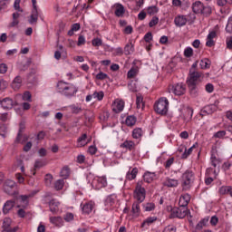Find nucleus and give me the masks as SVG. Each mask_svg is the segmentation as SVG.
Masks as SVG:
<instances>
[{"instance_id": "nucleus-1", "label": "nucleus", "mask_w": 232, "mask_h": 232, "mask_svg": "<svg viewBox=\"0 0 232 232\" xmlns=\"http://www.w3.org/2000/svg\"><path fill=\"white\" fill-rule=\"evenodd\" d=\"M57 91L58 93H61V95H64V97L70 99L74 97L75 93L79 92V89H77L73 83L60 81L57 83Z\"/></svg>"}, {"instance_id": "nucleus-2", "label": "nucleus", "mask_w": 232, "mask_h": 232, "mask_svg": "<svg viewBox=\"0 0 232 232\" xmlns=\"http://www.w3.org/2000/svg\"><path fill=\"white\" fill-rule=\"evenodd\" d=\"M195 180V174L191 170H186L181 176V188L183 191H189Z\"/></svg>"}, {"instance_id": "nucleus-3", "label": "nucleus", "mask_w": 232, "mask_h": 232, "mask_svg": "<svg viewBox=\"0 0 232 232\" xmlns=\"http://www.w3.org/2000/svg\"><path fill=\"white\" fill-rule=\"evenodd\" d=\"M169 108V101L168 98L161 97L154 104V111L159 115H166Z\"/></svg>"}, {"instance_id": "nucleus-4", "label": "nucleus", "mask_w": 232, "mask_h": 232, "mask_svg": "<svg viewBox=\"0 0 232 232\" xmlns=\"http://www.w3.org/2000/svg\"><path fill=\"white\" fill-rule=\"evenodd\" d=\"M134 198L137 202H144L146 199V188L142 187V181H139L134 190Z\"/></svg>"}, {"instance_id": "nucleus-5", "label": "nucleus", "mask_w": 232, "mask_h": 232, "mask_svg": "<svg viewBox=\"0 0 232 232\" xmlns=\"http://www.w3.org/2000/svg\"><path fill=\"white\" fill-rule=\"evenodd\" d=\"M169 93H174V95L178 96L184 95V93H186V84L179 82L170 85L169 87Z\"/></svg>"}, {"instance_id": "nucleus-6", "label": "nucleus", "mask_w": 232, "mask_h": 232, "mask_svg": "<svg viewBox=\"0 0 232 232\" xmlns=\"http://www.w3.org/2000/svg\"><path fill=\"white\" fill-rule=\"evenodd\" d=\"M200 77H202V72L198 71L189 70V74L187 80V84H194L197 85L198 81H200Z\"/></svg>"}, {"instance_id": "nucleus-7", "label": "nucleus", "mask_w": 232, "mask_h": 232, "mask_svg": "<svg viewBox=\"0 0 232 232\" xmlns=\"http://www.w3.org/2000/svg\"><path fill=\"white\" fill-rule=\"evenodd\" d=\"M33 10L29 18V24H37L39 11L37 10V0H32Z\"/></svg>"}, {"instance_id": "nucleus-8", "label": "nucleus", "mask_w": 232, "mask_h": 232, "mask_svg": "<svg viewBox=\"0 0 232 232\" xmlns=\"http://www.w3.org/2000/svg\"><path fill=\"white\" fill-rule=\"evenodd\" d=\"M2 227H3V230L5 231V232H17V231H19L18 227H14L12 228V218H4Z\"/></svg>"}, {"instance_id": "nucleus-9", "label": "nucleus", "mask_w": 232, "mask_h": 232, "mask_svg": "<svg viewBox=\"0 0 232 232\" xmlns=\"http://www.w3.org/2000/svg\"><path fill=\"white\" fill-rule=\"evenodd\" d=\"M188 215V208L180 207L179 208H173L171 210V216L177 218H184Z\"/></svg>"}, {"instance_id": "nucleus-10", "label": "nucleus", "mask_w": 232, "mask_h": 232, "mask_svg": "<svg viewBox=\"0 0 232 232\" xmlns=\"http://www.w3.org/2000/svg\"><path fill=\"white\" fill-rule=\"evenodd\" d=\"M35 195H37L36 191H34L28 195L20 196V198L22 202H24V205H17V208H24V209H26V208H28V204H30L28 198H32V197H35Z\"/></svg>"}, {"instance_id": "nucleus-11", "label": "nucleus", "mask_w": 232, "mask_h": 232, "mask_svg": "<svg viewBox=\"0 0 232 232\" xmlns=\"http://www.w3.org/2000/svg\"><path fill=\"white\" fill-rule=\"evenodd\" d=\"M21 86H23V77H21V75H17L12 81L11 88H13L14 92H17V90H21Z\"/></svg>"}, {"instance_id": "nucleus-12", "label": "nucleus", "mask_w": 232, "mask_h": 232, "mask_svg": "<svg viewBox=\"0 0 232 232\" xmlns=\"http://www.w3.org/2000/svg\"><path fill=\"white\" fill-rule=\"evenodd\" d=\"M122 110H124V101L119 99L115 100L112 103V111L114 113H121Z\"/></svg>"}, {"instance_id": "nucleus-13", "label": "nucleus", "mask_w": 232, "mask_h": 232, "mask_svg": "<svg viewBox=\"0 0 232 232\" xmlns=\"http://www.w3.org/2000/svg\"><path fill=\"white\" fill-rule=\"evenodd\" d=\"M165 188H177L179 186V179L167 177L163 181Z\"/></svg>"}, {"instance_id": "nucleus-14", "label": "nucleus", "mask_w": 232, "mask_h": 232, "mask_svg": "<svg viewBox=\"0 0 232 232\" xmlns=\"http://www.w3.org/2000/svg\"><path fill=\"white\" fill-rule=\"evenodd\" d=\"M15 188V181L12 179H7L4 183V190L7 195H12V189Z\"/></svg>"}, {"instance_id": "nucleus-15", "label": "nucleus", "mask_w": 232, "mask_h": 232, "mask_svg": "<svg viewBox=\"0 0 232 232\" xmlns=\"http://www.w3.org/2000/svg\"><path fill=\"white\" fill-rule=\"evenodd\" d=\"M14 206H15V200L10 199L7 200L3 207V213L4 215H8L12 209H14Z\"/></svg>"}, {"instance_id": "nucleus-16", "label": "nucleus", "mask_w": 232, "mask_h": 232, "mask_svg": "<svg viewBox=\"0 0 232 232\" xmlns=\"http://www.w3.org/2000/svg\"><path fill=\"white\" fill-rule=\"evenodd\" d=\"M112 8H114V14L116 17H122L126 12V9H124V5L121 4H115Z\"/></svg>"}, {"instance_id": "nucleus-17", "label": "nucleus", "mask_w": 232, "mask_h": 232, "mask_svg": "<svg viewBox=\"0 0 232 232\" xmlns=\"http://www.w3.org/2000/svg\"><path fill=\"white\" fill-rule=\"evenodd\" d=\"M0 104L4 110H12V108H14V100L11 98H4L1 100Z\"/></svg>"}, {"instance_id": "nucleus-18", "label": "nucleus", "mask_w": 232, "mask_h": 232, "mask_svg": "<svg viewBox=\"0 0 232 232\" xmlns=\"http://www.w3.org/2000/svg\"><path fill=\"white\" fill-rule=\"evenodd\" d=\"M104 99V92H94L92 95H88V101H92V102H97V101H102Z\"/></svg>"}, {"instance_id": "nucleus-19", "label": "nucleus", "mask_w": 232, "mask_h": 232, "mask_svg": "<svg viewBox=\"0 0 232 232\" xmlns=\"http://www.w3.org/2000/svg\"><path fill=\"white\" fill-rule=\"evenodd\" d=\"M191 200V196L189 194H183L179 198V206L180 208H188V204H189Z\"/></svg>"}, {"instance_id": "nucleus-20", "label": "nucleus", "mask_w": 232, "mask_h": 232, "mask_svg": "<svg viewBox=\"0 0 232 232\" xmlns=\"http://www.w3.org/2000/svg\"><path fill=\"white\" fill-rule=\"evenodd\" d=\"M49 220L51 224L57 226V227H61L62 226H64V220H63L62 217H50Z\"/></svg>"}, {"instance_id": "nucleus-21", "label": "nucleus", "mask_w": 232, "mask_h": 232, "mask_svg": "<svg viewBox=\"0 0 232 232\" xmlns=\"http://www.w3.org/2000/svg\"><path fill=\"white\" fill-rule=\"evenodd\" d=\"M186 23H188V19L184 15H179L174 19V24L179 27L186 26Z\"/></svg>"}, {"instance_id": "nucleus-22", "label": "nucleus", "mask_w": 232, "mask_h": 232, "mask_svg": "<svg viewBox=\"0 0 232 232\" xmlns=\"http://www.w3.org/2000/svg\"><path fill=\"white\" fill-rule=\"evenodd\" d=\"M48 204L51 213L55 214L57 213V211H59V201H57L56 199H51Z\"/></svg>"}, {"instance_id": "nucleus-23", "label": "nucleus", "mask_w": 232, "mask_h": 232, "mask_svg": "<svg viewBox=\"0 0 232 232\" xmlns=\"http://www.w3.org/2000/svg\"><path fill=\"white\" fill-rule=\"evenodd\" d=\"M140 204L142 203L140 201H136L132 204L131 213L133 217H139V215H140Z\"/></svg>"}, {"instance_id": "nucleus-24", "label": "nucleus", "mask_w": 232, "mask_h": 232, "mask_svg": "<svg viewBox=\"0 0 232 232\" xmlns=\"http://www.w3.org/2000/svg\"><path fill=\"white\" fill-rule=\"evenodd\" d=\"M157 177V174L155 172H150L147 171L143 175L144 182H147L148 184H150L152 180H155V178Z\"/></svg>"}, {"instance_id": "nucleus-25", "label": "nucleus", "mask_w": 232, "mask_h": 232, "mask_svg": "<svg viewBox=\"0 0 232 232\" xmlns=\"http://www.w3.org/2000/svg\"><path fill=\"white\" fill-rule=\"evenodd\" d=\"M192 10L194 14H201V12L204 10V5L201 4L200 1L195 2L192 5Z\"/></svg>"}, {"instance_id": "nucleus-26", "label": "nucleus", "mask_w": 232, "mask_h": 232, "mask_svg": "<svg viewBox=\"0 0 232 232\" xmlns=\"http://www.w3.org/2000/svg\"><path fill=\"white\" fill-rule=\"evenodd\" d=\"M120 147L125 150H129V151H131V150H135V142H133L132 140H125L120 145Z\"/></svg>"}, {"instance_id": "nucleus-27", "label": "nucleus", "mask_w": 232, "mask_h": 232, "mask_svg": "<svg viewBox=\"0 0 232 232\" xmlns=\"http://www.w3.org/2000/svg\"><path fill=\"white\" fill-rule=\"evenodd\" d=\"M189 93L191 97H198V89L195 83H188Z\"/></svg>"}, {"instance_id": "nucleus-28", "label": "nucleus", "mask_w": 232, "mask_h": 232, "mask_svg": "<svg viewBox=\"0 0 232 232\" xmlns=\"http://www.w3.org/2000/svg\"><path fill=\"white\" fill-rule=\"evenodd\" d=\"M139 75V67L134 66L130 69L127 73L128 79H135Z\"/></svg>"}, {"instance_id": "nucleus-29", "label": "nucleus", "mask_w": 232, "mask_h": 232, "mask_svg": "<svg viewBox=\"0 0 232 232\" xmlns=\"http://www.w3.org/2000/svg\"><path fill=\"white\" fill-rule=\"evenodd\" d=\"M86 139H88V135L86 133L79 137L77 140V148H82L83 146H86V144H88Z\"/></svg>"}, {"instance_id": "nucleus-30", "label": "nucleus", "mask_w": 232, "mask_h": 232, "mask_svg": "<svg viewBox=\"0 0 232 232\" xmlns=\"http://www.w3.org/2000/svg\"><path fill=\"white\" fill-rule=\"evenodd\" d=\"M133 52H135V47L133 46V44L130 42L125 45L123 53L126 55H131Z\"/></svg>"}, {"instance_id": "nucleus-31", "label": "nucleus", "mask_w": 232, "mask_h": 232, "mask_svg": "<svg viewBox=\"0 0 232 232\" xmlns=\"http://www.w3.org/2000/svg\"><path fill=\"white\" fill-rule=\"evenodd\" d=\"M144 135V131L141 128H136L132 130V137L133 139L140 140Z\"/></svg>"}, {"instance_id": "nucleus-32", "label": "nucleus", "mask_w": 232, "mask_h": 232, "mask_svg": "<svg viewBox=\"0 0 232 232\" xmlns=\"http://www.w3.org/2000/svg\"><path fill=\"white\" fill-rule=\"evenodd\" d=\"M79 30H81V24L79 23L73 24L71 26V30L68 31L67 35L72 37V35H73L75 32H79Z\"/></svg>"}, {"instance_id": "nucleus-33", "label": "nucleus", "mask_w": 232, "mask_h": 232, "mask_svg": "<svg viewBox=\"0 0 232 232\" xmlns=\"http://www.w3.org/2000/svg\"><path fill=\"white\" fill-rule=\"evenodd\" d=\"M138 173H139V169L137 168L132 169V170L130 172L129 171L126 175L127 180H133L137 179Z\"/></svg>"}, {"instance_id": "nucleus-34", "label": "nucleus", "mask_w": 232, "mask_h": 232, "mask_svg": "<svg viewBox=\"0 0 232 232\" xmlns=\"http://www.w3.org/2000/svg\"><path fill=\"white\" fill-rule=\"evenodd\" d=\"M136 106L138 110H144V98H142V95H137Z\"/></svg>"}, {"instance_id": "nucleus-35", "label": "nucleus", "mask_w": 232, "mask_h": 232, "mask_svg": "<svg viewBox=\"0 0 232 232\" xmlns=\"http://www.w3.org/2000/svg\"><path fill=\"white\" fill-rule=\"evenodd\" d=\"M156 220H157L156 217L148 218L147 219H145L142 222L141 227H148L151 226V224H153V222H156Z\"/></svg>"}, {"instance_id": "nucleus-36", "label": "nucleus", "mask_w": 232, "mask_h": 232, "mask_svg": "<svg viewBox=\"0 0 232 232\" xmlns=\"http://www.w3.org/2000/svg\"><path fill=\"white\" fill-rule=\"evenodd\" d=\"M199 66L202 70H206L211 66V61H209L208 58H205L200 61Z\"/></svg>"}, {"instance_id": "nucleus-37", "label": "nucleus", "mask_w": 232, "mask_h": 232, "mask_svg": "<svg viewBox=\"0 0 232 232\" xmlns=\"http://www.w3.org/2000/svg\"><path fill=\"white\" fill-rule=\"evenodd\" d=\"M128 88L130 92H139V85L137 84V81H130L128 84Z\"/></svg>"}, {"instance_id": "nucleus-38", "label": "nucleus", "mask_w": 232, "mask_h": 232, "mask_svg": "<svg viewBox=\"0 0 232 232\" xmlns=\"http://www.w3.org/2000/svg\"><path fill=\"white\" fill-rule=\"evenodd\" d=\"M197 146H198V143L194 144V145H193L192 147H190L188 150V148H186L185 152H183V153L181 154V159H188V157L191 153H193V149H194V148H197Z\"/></svg>"}, {"instance_id": "nucleus-39", "label": "nucleus", "mask_w": 232, "mask_h": 232, "mask_svg": "<svg viewBox=\"0 0 232 232\" xmlns=\"http://www.w3.org/2000/svg\"><path fill=\"white\" fill-rule=\"evenodd\" d=\"M214 111H217V106L215 105H208L203 110V113H208V115H211Z\"/></svg>"}, {"instance_id": "nucleus-40", "label": "nucleus", "mask_w": 232, "mask_h": 232, "mask_svg": "<svg viewBox=\"0 0 232 232\" xmlns=\"http://www.w3.org/2000/svg\"><path fill=\"white\" fill-rule=\"evenodd\" d=\"M64 188V179H58L54 183V188L56 191H61Z\"/></svg>"}, {"instance_id": "nucleus-41", "label": "nucleus", "mask_w": 232, "mask_h": 232, "mask_svg": "<svg viewBox=\"0 0 232 232\" xmlns=\"http://www.w3.org/2000/svg\"><path fill=\"white\" fill-rule=\"evenodd\" d=\"M46 166V162L43 160H36L34 162V169H41V168H44Z\"/></svg>"}, {"instance_id": "nucleus-42", "label": "nucleus", "mask_w": 232, "mask_h": 232, "mask_svg": "<svg viewBox=\"0 0 232 232\" xmlns=\"http://www.w3.org/2000/svg\"><path fill=\"white\" fill-rule=\"evenodd\" d=\"M125 122L127 126H135V122H137V118H135V116H129L127 117Z\"/></svg>"}, {"instance_id": "nucleus-43", "label": "nucleus", "mask_w": 232, "mask_h": 232, "mask_svg": "<svg viewBox=\"0 0 232 232\" xmlns=\"http://www.w3.org/2000/svg\"><path fill=\"white\" fill-rule=\"evenodd\" d=\"M60 176L63 177V179H68L70 177V168L63 167L60 172Z\"/></svg>"}, {"instance_id": "nucleus-44", "label": "nucleus", "mask_w": 232, "mask_h": 232, "mask_svg": "<svg viewBox=\"0 0 232 232\" xmlns=\"http://www.w3.org/2000/svg\"><path fill=\"white\" fill-rule=\"evenodd\" d=\"M158 12L159 7H157L156 5L149 6L147 9V14H149V15H155V14H157Z\"/></svg>"}, {"instance_id": "nucleus-45", "label": "nucleus", "mask_w": 232, "mask_h": 232, "mask_svg": "<svg viewBox=\"0 0 232 232\" xmlns=\"http://www.w3.org/2000/svg\"><path fill=\"white\" fill-rule=\"evenodd\" d=\"M229 189L230 187L229 186H222L219 189H218V193L220 195H229Z\"/></svg>"}, {"instance_id": "nucleus-46", "label": "nucleus", "mask_w": 232, "mask_h": 232, "mask_svg": "<svg viewBox=\"0 0 232 232\" xmlns=\"http://www.w3.org/2000/svg\"><path fill=\"white\" fill-rule=\"evenodd\" d=\"M91 186L93 188V189H102L99 183V179L97 177L92 179Z\"/></svg>"}, {"instance_id": "nucleus-47", "label": "nucleus", "mask_w": 232, "mask_h": 232, "mask_svg": "<svg viewBox=\"0 0 232 232\" xmlns=\"http://www.w3.org/2000/svg\"><path fill=\"white\" fill-rule=\"evenodd\" d=\"M23 131H24V125H23V123H21L15 142H21V137H23Z\"/></svg>"}, {"instance_id": "nucleus-48", "label": "nucleus", "mask_w": 232, "mask_h": 232, "mask_svg": "<svg viewBox=\"0 0 232 232\" xmlns=\"http://www.w3.org/2000/svg\"><path fill=\"white\" fill-rule=\"evenodd\" d=\"M73 213L72 212H67L64 216H63V220H65V222H73Z\"/></svg>"}, {"instance_id": "nucleus-49", "label": "nucleus", "mask_w": 232, "mask_h": 232, "mask_svg": "<svg viewBox=\"0 0 232 232\" xmlns=\"http://www.w3.org/2000/svg\"><path fill=\"white\" fill-rule=\"evenodd\" d=\"M98 178V181L100 183V187L102 188H106V186H108V181L106 180V177H97Z\"/></svg>"}, {"instance_id": "nucleus-50", "label": "nucleus", "mask_w": 232, "mask_h": 232, "mask_svg": "<svg viewBox=\"0 0 232 232\" xmlns=\"http://www.w3.org/2000/svg\"><path fill=\"white\" fill-rule=\"evenodd\" d=\"M208 222H209V218H207L202 219V220L197 225L196 228L200 231V229H202V227H204V226H206V224H208Z\"/></svg>"}, {"instance_id": "nucleus-51", "label": "nucleus", "mask_w": 232, "mask_h": 232, "mask_svg": "<svg viewBox=\"0 0 232 232\" xmlns=\"http://www.w3.org/2000/svg\"><path fill=\"white\" fill-rule=\"evenodd\" d=\"M52 180H53V176L52 174H46L44 177V182L46 186H52Z\"/></svg>"}, {"instance_id": "nucleus-52", "label": "nucleus", "mask_w": 232, "mask_h": 232, "mask_svg": "<svg viewBox=\"0 0 232 232\" xmlns=\"http://www.w3.org/2000/svg\"><path fill=\"white\" fill-rule=\"evenodd\" d=\"M145 211H153L155 209V203H146L143 205Z\"/></svg>"}, {"instance_id": "nucleus-53", "label": "nucleus", "mask_w": 232, "mask_h": 232, "mask_svg": "<svg viewBox=\"0 0 232 232\" xmlns=\"http://www.w3.org/2000/svg\"><path fill=\"white\" fill-rule=\"evenodd\" d=\"M211 166L217 168V166H220V160L217 159V157L212 156L210 158Z\"/></svg>"}, {"instance_id": "nucleus-54", "label": "nucleus", "mask_w": 232, "mask_h": 232, "mask_svg": "<svg viewBox=\"0 0 232 232\" xmlns=\"http://www.w3.org/2000/svg\"><path fill=\"white\" fill-rule=\"evenodd\" d=\"M23 101H27V102H32V93L26 91L23 94Z\"/></svg>"}, {"instance_id": "nucleus-55", "label": "nucleus", "mask_w": 232, "mask_h": 232, "mask_svg": "<svg viewBox=\"0 0 232 232\" xmlns=\"http://www.w3.org/2000/svg\"><path fill=\"white\" fill-rule=\"evenodd\" d=\"M89 206V213H95L96 211V205H95V201H89L88 203Z\"/></svg>"}, {"instance_id": "nucleus-56", "label": "nucleus", "mask_w": 232, "mask_h": 232, "mask_svg": "<svg viewBox=\"0 0 232 232\" xmlns=\"http://www.w3.org/2000/svg\"><path fill=\"white\" fill-rule=\"evenodd\" d=\"M115 204V198L111 196H108L105 199V206H113Z\"/></svg>"}, {"instance_id": "nucleus-57", "label": "nucleus", "mask_w": 232, "mask_h": 232, "mask_svg": "<svg viewBox=\"0 0 232 232\" xmlns=\"http://www.w3.org/2000/svg\"><path fill=\"white\" fill-rule=\"evenodd\" d=\"M21 208H19L17 210V215L19 217V218H24V217H26V211H24V208L20 207Z\"/></svg>"}, {"instance_id": "nucleus-58", "label": "nucleus", "mask_w": 232, "mask_h": 232, "mask_svg": "<svg viewBox=\"0 0 232 232\" xmlns=\"http://www.w3.org/2000/svg\"><path fill=\"white\" fill-rule=\"evenodd\" d=\"M226 137V130H219L214 134L215 139H224Z\"/></svg>"}, {"instance_id": "nucleus-59", "label": "nucleus", "mask_w": 232, "mask_h": 232, "mask_svg": "<svg viewBox=\"0 0 232 232\" xmlns=\"http://www.w3.org/2000/svg\"><path fill=\"white\" fill-rule=\"evenodd\" d=\"M156 24H159V17L154 16L152 17L151 21L149 23V26L150 28H153V26H156Z\"/></svg>"}, {"instance_id": "nucleus-60", "label": "nucleus", "mask_w": 232, "mask_h": 232, "mask_svg": "<svg viewBox=\"0 0 232 232\" xmlns=\"http://www.w3.org/2000/svg\"><path fill=\"white\" fill-rule=\"evenodd\" d=\"M185 57H192L193 56V49L191 47H188L184 51Z\"/></svg>"}, {"instance_id": "nucleus-61", "label": "nucleus", "mask_w": 232, "mask_h": 232, "mask_svg": "<svg viewBox=\"0 0 232 232\" xmlns=\"http://www.w3.org/2000/svg\"><path fill=\"white\" fill-rule=\"evenodd\" d=\"M21 0H14V10H17L18 12H23V9L21 8Z\"/></svg>"}, {"instance_id": "nucleus-62", "label": "nucleus", "mask_w": 232, "mask_h": 232, "mask_svg": "<svg viewBox=\"0 0 232 232\" xmlns=\"http://www.w3.org/2000/svg\"><path fill=\"white\" fill-rule=\"evenodd\" d=\"M0 135L1 137H6V125L5 124L0 125Z\"/></svg>"}, {"instance_id": "nucleus-63", "label": "nucleus", "mask_w": 232, "mask_h": 232, "mask_svg": "<svg viewBox=\"0 0 232 232\" xmlns=\"http://www.w3.org/2000/svg\"><path fill=\"white\" fill-rule=\"evenodd\" d=\"M226 43H227V48L228 50H232V36L227 37L226 40Z\"/></svg>"}, {"instance_id": "nucleus-64", "label": "nucleus", "mask_w": 232, "mask_h": 232, "mask_svg": "<svg viewBox=\"0 0 232 232\" xmlns=\"http://www.w3.org/2000/svg\"><path fill=\"white\" fill-rule=\"evenodd\" d=\"M163 232H177V230L172 226H168L163 229Z\"/></svg>"}]
</instances>
